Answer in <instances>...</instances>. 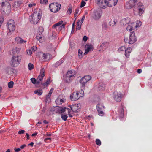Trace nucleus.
<instances>
[{"label":"nucleus","instance_id":"nucleus-39","mask_svg":"<svg viewBox=\"0 0 152 152\" xmlns=\"http://www.w3.org/2000/svg\"><path fill=\"white\" fill-rule=\"evenodd\" d=\"M61 117L63 120L66 121L67 118L68 116L66 115H63V114H61Z\"/></svg>","mask_w":152,"mask_h":152},{"label":"nucleus","instance_id":"nucleus-10","mask_svg":"<svg viewBox=\"0 0 152 152\" xmlns=\"http://www.w3.org/2000/svg\"><path fill=\"white\" fill-rule=\"evenodd\" d=\"M113 97L117 102H120L122 98V94L120 92L115 91L113 93Z\"/></svg>","mask_w":152,"mask_h":152},{"label":"nucleus","instance_id":"nucleus-60","mask_svg":"<svg viewBox=\"0 0 152 152\" xmlns=\"http://www.w3.org/2000/svg\"><path fill=\"white\" fill-rule=\"evenodd\" d=\"M142 70L141 69H138L137 70V72L139 74L141 73L142 72Z\"/></svg>","mask_w":152,"mask_h":152},{"label":"nucleus","instance_id":"nucleus-46","mask_svg":"<svg viewBox=\"0 0 152 152\" xmlns=\"http://www.w3.org/2000/svg\"><path fill=\"white\" fill-rule=\"evenodd\" d=\"M68 13H69L70 14L72 12V6L70 5L67 10V11Z\"/></svg>","mask_w":152,"mask_h":152},{"label":"nucleus","instance_id":"nucleus-63","mask_svg":"<svg viewBox=\"0 0 152 152\" xmlns=\"http://www.w3.org/2000/svg\"><path fill=\"white\" fill-rule=\"evenodd\" d=\"M26 146V145L25 144H23V145H21L20 147V149H22L24 148Z\"/></svg>","mask_w":152,"mask_h":152},{"label":"nucleus","instance_id":"nucleus-17","mask_svg":"<svg viewBox=\"0 0 152 152\" xmlns=\"http://www.w3.org/2000/svg\"><path fill=\"white\" fill-rule=\"evenodd\" d=\"M42 54V57L43 59L45 61L48 60L51 58V54L49 53H41Z\"/></svg>","mask_w":152,"mask_h":152},{"label":"nucleus","instance_id":"nucleus-9","mask_svg":"<svg viewBox=\"0 0 152 152\" xmlns=\"http://www.w3.org/2000/svg\"><path fill=\"white\" fill-rule=\"evenodd\" d=\"M97 4L101 8L105 9L108 5L107 0H97Z\"/></svg>","mask_w":152,"mask_h":152},{"label":"nucleus","instance_id":"nucleus-57","mask_svg":"<svg viewBox=\"0 0 152 152\" xmlns=\"http://www.w3.org/2000/svg\"><path fill=\"white\" fill-rule=\"evenodd\" d=\"M6 5H7V6H8V8H11V6L9 4V3L8 2H6Z\"/></svg>","mask_w":152,"mask_h":152},{"label":"nucleus","instance_id":"nucleus-16","mask_svg":"<svg viewBox=\"0 0 152 152\" xmlns=\"http://www.w3.org/2000/svg\"><path fill=\"white\" fill-rule=\"evenodd\" d=\"M75 71L73 70H70L68 71L67 72L66 78H68L70 80L72 78H73L75 76Z\"/></svg>","mask_w":152,"mask_h":152},{"label":"nucleus","instance_id":"nucleus-59","mask_svg":"<svg viewBox=\"0 0 152 152\" xmlns=\"http://www.w3.org/2000/svg\"><path fill=\"white\" fill-rule=\"evenodd\" d=\"M54 89L53 88H51L50 90L49 93H48L49 94L51 95L52 94V93Z\"/></svg>","mask_w":152,"mask_h":152},{"label":"nucleus","instance_id":"nucleus-58","mask_svg":"<svg viewBox=\"0 0 152 152\" xmlns=\"http://www.w3.org/2000/svg\"><path fill=\"white\" fill-rule=\"evenodd\" d=\"M20 150H21V149H20V148H15L14 149V150L16 152H19V151H20Z\"/></svg>","mask_w":152,"mask_h":152},{"label":"nucleus","instance_id":"nucleus-3","mask_svg":"<svg viewBox=\"0 0 152 152\" xmlns=\"http://www.w3.org/2000/svg\"><path fill=\"white\" fill-rule=\"evenodd\" d=\"M84 91L81 90L79 91L73 92L70 95V99L72 101L77 100L80 97L83 96Z\"/></svg>","mask_w":152,"mask_h":152},{"label":"nucleus","instance_id":"nucleus-54","mask_svg":"<svg viewBox=\"0 0 152 152\" xmlns=\"http://www.w3.org/2000/svg\"><path fill=\"white\" fill-rule=\"evenodd\" d=\"M76 20V18H75V19L73 23L72 24V30L73 29H74V28H75V20Z\"/></svg>","mask_w":152,"mask_h":152},{"label":"nucleus","instance_id":"nucleus-11","mask_svg":"<svg viewBox=\"0 0 152 152\" xmlns=\"http://www.w3.org/2000/svg\"><path fill=\"white\" fill-rule=\"evenodd\" d=\"M105 108V107L104 106L100 103L97 105L96 109L99 115L102 116L104 115V113L103 112V110Z\"/></svg>","mask_w":152,"mask_h":152},{"label":"nucleus","instance_id":"nucleus-55","mask_svg":"<svg viewBox=\"0 0 152 152\" xmlns=\"http://www.w3.org/2000/svg\"><path fill=\"white\" fill-rule=\"evenodd\" d=\"M49 140L50 141H51V139L50 138H46L44 139V141L45 142H48V140Z\"/></svg>","mask_w":152,"mask_h":152},{"label":"nucleus","instance_id":"nucleus-7","mask_svg":"<svg viewBox=\"0 0 152 152\" xmlns=\"http://www.w3.org/2000/svg\"><path fill=\"white\" fill-rule=\"evenodd\" d=\"M91 79V77L89 75H86L80 80V83L82 87H85L86 84Z\"/></svg>","mask_w":152,"mask_h":152},{"label":"nucleus","instance_id":"nucleus-35","mask_svg":"<svg viewBox=\"0 0 152 152\" xmlns=\"http://www.w3.org/2000/svg\"><path fill=\"white\" fill-rule=\"evenodd\" d=\"M50 78H48L47 81L42 83V85L43 86H47L49 84H50Z\"/></svg>","mask_w":152,"mask_h":152},{"label":"nucleus","instance_id":"nucleus-27","mask_svg":"<svg viewBox=\"0 0 152 152\" xmlns=\"http://www.w3.org/2000/svg\"><path fill=\"white\" fill-rule=\"evenodd\" d=\"M68 108H66L65 107H59L58 108V111L59 113H64L66 110Z\"/></svg>","mask_w":152,"mask_h":152},{"label":"nucleus","instance_id":"nucleus-14","mask_svg":"<svg viewBox=\"0 0 152 152\" xmlns=\"http://www.w3.org/2000/svg\"><path fill=\"white\" fill-rule=\"evenodd\" d=\"M80 104H77L72 105L70 106L71 110L73 112H78L80 110Z\"/></svg>","mask_w":152,"mask_h":152},{"label":"nucleus","instance_id":"nucleus-25","mask_svg":"<svg viewBox=\"0 0 152 152\" xmlns=\"http://www.w3.org/2000/svg\"><path fill=\"white\" fill-rule=\"evenodd\" d=\"M116 20L115 19H111L109 23V25L110 26H114L116 24Z\"/></svg>","mask_w":152,"mask_h":152},{"label":"nucleus","instance_id":"nucleus-34","mask_svg":"<svg viewBox=\"0 0 152 152\" xmlns=\"http://www.w3.org/2000/svg\"><path fill=\"white\" fill-rule=\"evenodd\" d=\"M78 54L79 57L80 58H81L83 56V53L82 51L80 49H79L78 50Z\"/></svg>","mask_w":152,"mask_h":152},{"label":"nucleus","instance_id":"nucleus-5","mask_svg":"<svg viewBox=\"0 0 152 152\" xmlns=\"http://www.w3.org/2000/svg\"><path fill=\"white\" fill-rule=\"evenodd\" d=\"M61 5L58 3H53L49 5L50 11L54 13L59 11L61 8Z\"/></svg>","mask_w":152,"mask_h":152},{"label":"nucleus","instance_id":"nucleus-23","mask_svg":"<svg viewBox=\"0 0 152 152\" xmlns=\"http://www.w3.org/2000/svg\"><path fill=\"white\" fill-rule=\"evenodd\" d=\"M16 40L18 43L20 44L25 43L26 42V40H23V39L19 37H17L16 38Z\"/></svg>","mask_w":152,"mask_h":152},{"label":"nucleus","instance_id":"nucleus-24","mask_svg":"<svg viewBox=\"0 0 152 152\" xmlns=\"http://www.w3.org/2000/svg\"><path fill=\"white\" fill-rule=\"evenodd\" d=\"M118 113L120 118H122L124 115V110L122 107L118 109Z\"/></svg>","mask_w":152,"mask_h":152},{"label":"nucleus","instance_id":"nucleus-28","mask_svg":"<svg viewBox=\"0 0 152 152\" xmlns=\"http://www.w3.org/2000/svg\"><path fill=\"white\" fill-rule=\"evenodd\" d=\"M37 39L40 42H42L44 41V39L43 38L42 36L40 35L39 34H37Z\"/></svg>","mask_w":152,"mask_h":152},{"label":"nucleus","instance_id":"nucleus-36","mask_svg":"<svg viewBox=\"0 0 152 152\" xmlns=\"http://www.w3.org/2000/svg\"><path fill=\"white\" fill-rule=\"evenodd\" d=\"M34 66L31 63H29L28 65V68L29 70H31L34 69Z\"/></svg>","mask_w":152,"mask_h":152},{"label":"nucleus","instance_id":"nucleus-42","mask_svg":"<svg viewBox=\"0 0 152 152\" xmlns=\"http://www.w3.org/2000/svg\"><path fill=\"white\" fill-rule=\"evenodd\" d=\"M31 81L33 84H37V80H36L35 78H31Z\"/></svg>","mask_w":152,"mask_h":152},{"label":"nucleus","instance_id":"nucleus-50","mask_svg":"<svg viewBox=\"0 0 152 152\" xmlns=\"http://www.w3.org/2000/svg\"><path fill=\"white\" fill-rule=\"evenodd\" d=\"M26 51L28 55H31L32 53V52L31 50H27Z\"/></svg>","mask_w":152,"mask_h":152},{"label":"nucleus","instance_id":"nucleus-56","mask_svg":"<svg viewBox=\"0 0 152 152\" xmlns=\"http://www.w3.org/2000/svg\"><path fill=\"white\" fill-rule=\"evenodd\" d=\"M85 15H83L82 17L81 20H78V21H80V22L81 21L82 23L85 19Z\"/></svg>","mask_w":152,"mask_h":152},{"label":"nucleus","instance_id":"nucleus-15","mask_svg":"<svg viewBox=\"0 0 152 152\" xmlns=\"http://www.w3.org/2000/svg\"><path fill=\"white\" fill-rule=\"evenodd\" d=\"M85 52L84 54H86L88 53V52L91 50H93V47L91 45L86 44L85 47Z\"/></svg>","mask_w":152,"mask_h":152},{"label":"nucleus","instance_id":"nucleus-31","mask_svg":"<svg viewBox=\"0 0 152 152\" xmlns=\"http://www.w3.org/2000/svg\"><path fill=\"white\" fill-rule=\"evenodd\" d=\"M99 90L101 91H103L105 89V86L103 84H99Z\"/></svg>","mask_w":152,"mask_h":152},{"label":"nucleus","instance_id":"nucleus-48","mask_svg":"<svg viewBox=\"0 0 152 152\" xmlns=\"http://www.w3.org/2000/svg\"><path fill=\"white\" fill-rule=\"evenodd\" d=\"M86 3L84 1H82L81 3V5L80 7H83L86 4Z\"/></svg>","mask_w":152,"mask_h":152},{"label":"nucleus","instance_id":"nucleus-53","mask_svg":"<svg viewBox=\"0 0 152 152\" xmlns=\"http://www.w3.org/2000/svg\"><path fill=\"white\" fill-rule=\"evenodd\" d=\"M88 39V37H87L86 36H84L83 39V40L84 42H86L87 40Z\"/></svg>","mask_w":152,"mask_h":152},{"label":"nucleus","instance_id":"nucleus-8","mask_svg":"<svg viewBox=\"0 0 152 152\" xmlns=\"http://www.w3.org/2000/svg\"><path fill=\"white\" fill-rule=\"evenodd\" d=\"M7 27L10 32L15 30V25L13 20H10L8 21Z\"/></svg>","mask_w":152,"mask_h":152},{"label":"nucleus","instance_id":"nucleus-45","mask_svg":"<svg viewBox=\"0 0 152 152\" xmlns=\"http://www.w3.org/2000/svg\"><path fill=\"white\" fill-rule=\"evenodd\" d=\"M96 143L97 145H98L99 146H100L101 145V142L99 139H96Z\"/></svg>","mask_w":152,"mask_h":152},{"label":"nucleus","instance_id":"nucleus-1","mask_svg":"<svg viewBox=\"0 0 152 152\" xmlns=\"http://www.w3.org/2000/svg\"><path fill=\"white\" fill-rule=\"evenodd\" d=\"M22 57L18 55H13L12 57L10 64L12 67H17L21 62Z\"/></svg>","mask_w":152,"mask_h":152},{"label":"nucleus","instance_id":"nucleus-21","mask_svg":"<svg viewBox=\"0 0 152 152\" xmlns=\"http://www.w3.org/2000/svg\"><path fill=\"white\" fill-rule=\"evenodd\" d=\"M63 21L62 20L54 24L52 26V28H56L57 30V28L63 24Z\"/></svg>","mask_w":152,"mask_h":152},{"label":"nucleus","instance_id":"nucleus-61","mask_svg":"<svg viewBox=\"0 0 152 152\" xmlns=\"http://www.w3.org/2000/svg\"><path fill=\"white\" fill-rule=\"evenodd\" d=\"M31 49L33 51H35L36 50L37 48L36 47L33 46L31 48Z\"/></svg>","mask_w":152,"mask_h":152},{"label":"nucleus","instance_id":"nucleus-62","mask_svg":"<svg viewBox=\"0 0 152 152\" xmlns=\"http://www.w3.org/2000/svg\"><path fill=\"white\" fill-rule=\"evenodd\" d=\"M34 144V143L33 142H31L30 144H28V146L30 145L31 147H33V146Z\"/></svg>","mask_w":152,"mask_h":152},{"label":"nucleus","instance_id":"nucleus-13","mask_svg":"<svg viewBox=\"0 0 152 152\" xmlns=\"http://www.w3.org/2000/svg\"><path fill=\"white\" fill-rule=\"evenodd\" d=\"M138 0H130L127 3L126 5V8L127 9H130L132 8L136 4Z\"/></svg>","mask_w":152,"mask_h":152},{"label":"nucleus","instance_id":"nucleus-30","mask_svg":"<svg viewBox=\"0 0 152 152\" xmlns=\"http://www.w3.org/2000/svg\"><path fill=\"white\" fill-rule=\"evenodd\" d=\"M82 22H80V21H78L77 26L76 27V30H79L80 29L81 27V26L82 24Z\"/></svg>","mask_w":152,"mask_h":152},{"label":"nucleus","instance_id":"nucleus-19","mask_svg":"<svg viewBox=\"0 0 152 152\" xmlns=\"http://www.w3.org/2000/svg\"><path fill=\"white\" fill-rule=\"evenodd\" d=\"M132 51V48H127L125 51V55L127 58L129 57L130 54Z\"/></svg>","mask_w":152,"mask_h":152},{"label":"nucleus","instance_id":"nucleus-38","mask_svg":"<svg viewBox=\"0 0 152 152\" xmlns=\"http://www.w3.org/2000/svg\"><path fill=\"white\" fill-rule=\"evenodd\" d=\"M40 3L42 4L46 5L48 3V0H40Z\"/></svg>","mask_w":152,"mask_h":152},{"label":"nucleus","instance_id":"nucleus-41","mask_svg":"<svg viewBox=\"0 0 152 152\" xmlns=\"http://www.w3.org/2000/svg\"><path fill=\"white\" fill-rule=\"evenodd\" d=\"M65 26V24H62L60 26H59V27L57 28V30H58V31H61L63 28H64Z\"/></svg>","mask_w":152,"mask_h":152},{"label":"nucleus","instance_id":"nucleus-18","mask_svg":"<svg viewBox=\"0 0 152 152\" xmlns=\"http://www.w3.org/2000/svg\"><path fill=\"white\" fill-rule=\"evenodd\" d=\"M102 12L99 11H96L94 12V18L95 20L98 19L100 18L101 16Z\"/></svg>","mask_w":152,"mask_h":152},{"label":"nucleus","instance_id":"nucleus-26","mask_svg":"<svg viewBox=\"0 0 152 152\" xmlns=\"http://www.w3.org/2000/svg\"><path fill=\"white\" fill-rule=\"evenodd\" d=\"M130 18H127L123 19L122 21L123 25H126L127 24H129L130 22Z\"/></svg>","mask_w":152,"mask_h":152},{"label":"nucleus","instance_id":"nucleus-2","mask_svg":"<svg viewBox=\"0 0 152 152\" xmlns=\"http://www.w3.org/2000/svg\"><path fill=\"white\" fill-rule=\"evenodd\" d=\"M42 14L41 12L38 13L34 12L29 18L31 23L34 24H37L41 18Z\"/></svg>","mask_w":152,"mask_h":152},{"label":"nucleus","instance_id":"nucleus-47","mask_svg":"<svg viewBox=\"0 0 152 152\" xmlns=\"http://www.w3.org/2000/svg\"><path fill=\"white\" fill-rule=\"evenodd\" d=\"M4 20V18L3 16H0V23H2Z\"/></svg>","mask_w":152,"mask_h":152},{"label":"nucleus","instance_id":"nucleus-32","mask_svg":"<svg viewBox=\"0 0 152 152\" xmlns=\"http://www.w3.org/2000/svg\"><path fill=\"white\" fill-rule=\"evenodd\" d=\"M109 42H104L100 46V47L102 48H104L108 45H109Z\"/></svg>","mask_w":152,"mask_h":152},{"label":"nucleus","instance_id":"nucleus-20","mask_svg":"<svg viewBox=\"0 0 152 152\" xmlns=\"http://www.w3.org/2000/svg\"><path fill=\"white\" fill-rule=\"evenodd\" d=\"M135 23H129L128 26L126 28V29L128 31L131 32L133 30L134 26Z\"/></svg>","mask_w":152,"mask_h":152},{"label":"nucleus","instance_id":"nucleus-43","mask_svg":"<svg viewBox=\"0 0 152 152\" xmlns=\"http://www.w3.org/2000/svg\"><path fill=\"white\" fill-rule=\"evenodd\" d=\"M126 50L125 47L124 46H121L118 49V51L119 52H120L121 51H124Z\"/></svg>","mask_w":152,"mask_h":152},{"label":"nucleus","instance_id":"nucleus-22","mask_svg":"<svg viewBox=\"0 0 152 152\" xmlns=\"http://www.w3.org/2000/svg\"><path fill=\"white\" fill-rule=\"evenodd\" d=\"M64 99H60V98H57L55 100V102L56 104L60 105L62 103L64 102Z\"/></svg>","mask_w":152,"mask_h":152},{"label":"nucleus","instance_id":"nucleus-33","mask_svg":"<svg viewBox=\"0 0 152 152\" xmlns=\"http://www.w3.org/2000/svg\"><path fill=\"white\" fill-rule=\"evenodd\" d=\"M142 23V22L140 21H137L136 23V24L135 23V25H134V27L136 28L137 27H139L141 25Z\"/></svg>","mask_w":152,"mask_h":152},{"label":"nucleus","instance_id":"nucleus-29","mask_svg":"<svg viewBox=\"0 0 152 152\" xmlns=\"http://www.w3.org/2000/svg\"><path fill=\"white\" fill-rule=\"evenodd\" d=\"M34 93L40 96L42 94L43 91L42 89H38L35 90L34 91Z\"/></svg>","mask_w":152,"mask_h":152},{"label":"nucleus","instance_id":"nucleus-40","mask_svg":"<svg viewBox=\"0 0 152 152\" xmlns=\"http://www.w3.org/2000/svg\"><path fill=\"white\" fill-rule=\"evenodd\" d=\"M51 94H48L46 96V101L47 102L48 101H50V97L51 96Z\"/></svg>","mask_w":152,"mask_h":152},{"label":"nucleus","instance_id":"nucleus-51","mask_svg":"<svg viewBox=\"0 0 152 152\" xmlns=\"http://www.w3.org/2000/svg\"><path fill=\"white\" fill-rule=\"evenodd\" d=\"M62 61H58L55 64V66H59V65L61 64V63H62Z\"/></svg>","mask_w":152,"mask_h":152},{"label":"nucleus","instance_id":"nucleus-64","mask_svg":"<svg viewBox=\"0 0 152 152\" xmlns=\"http://www.w3.org/2000/svg\"><path fill=\"white\" fill-rule=\"evenodd\" d=\"M79 9L78 8H77L75 9V13L78 14V12H79Z\"/></svg>","mask_w":152,"mask_h":152},{"label":"nucleus","instance_id":"nucleus-6","mask_svg":"<svg viewBox=\"0 0 152 152\" xmlns=\"http://www.w3.org/2000/svg\"><path fill=\"white\" fill-rule=\"evenodd\" d=\"M137 40L136 37L135 36V33L132 32L130 35L129 40L127 38H125L124 41L126 43L128 42L129 44H132L134 43Z\"/></svg>","mask_w":152,"mask_h":152},{"label":"nucleus","instance_id":"nucleus-49","mask_svg":"<svg viewBox=\"0 0 152 152\" xmlns=\"http://www.w3.org/2000/svg\"><path fill=\"white\" fill-rule=\"evenodd\" d=\"M25 132V131L24 130H21L19 131L18 133L20 134H23Z\"/></svg>","mask_w":152,"mask_h":152},{"label":"nucleus","instance_id":"nucleus-4","mask_svg":"<svg viewBox=\"0 0 152 152\" xmlns=\"http://www.w3.org/2000/svg\"><path fill=\"white\" fill-rule=\"evenodd\" d=\"M137 7H135L134 8V13L135 15L141 16L144 10V7L142 3L139 2L137 4Z\"/></svg>","mask_w":152,"mask_h":152},{"label":"nucleus","instance_id":"nucleus-44","mask_svg":"<svg viewBox=\"0 0 152 152\" xmlns=\"http://www.w3.org/2000/svg\"><path fill=\"white\" fill-rule=\"evenodd\" d=\"M67 111H68V113L69 117H73V115H71V113L72 112L69 109H67Z\"/></svg>","mask_w":152,"mask_h":152},{"label":"nucleus","instance_id":"nucleus-12","mask_svg":"<svg viewBox=\"0 0 152 152\" xmlns=\"http://www.w3.org/2000/svg\"><path fill=\"white\" fill-rule=\"evenodd\" d=\"M44 72V69L43 68H42L40 70V75L38 76L37 78V84H39V83L42 80L43 77L45 76Z\"/></svg>","mask_w":152,"mask_h":152},{"label":"nucleus","instance_id":"nucleus-52","mask_svg":"<svg viewBox=\"0 0 152 152\" xmlns=\"http://www.w3.org/2000/svg\"><path fill=\"white\" fill-rule=\"evenodd\" d=\"M102 27L104 29H106L107 28V26L106 24H102Z\"/></svg>","mask_w":152,"mask_h":152},{"label":"nucleus","instance_id":"nucleus-37","mask_svg":"<svg viewBox=\"0 0 152 152\" xmlns=\"http://www.w3.org/2000/svg\"><path fill=\"white\" fill-rule=\"evenodd\" d=\"M14 83L13 81H11L8 83V86L9 88H11L13 87Z\"/></svg>","mask_w":152,"mask_h":152}]
</instances>
